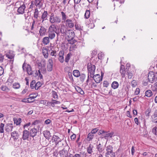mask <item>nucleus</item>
Wrapping results in <instances>:
<instances>
[{"label":"nucleus","instance_id":"obj_1","mask_svg":"<svg viewBox=\"0 0 157 157\" xmlns=\"http://www.w3.org/2000/svg\"><path fill=\"white\" fill-rule=\"evenodd\" d=\"M124 66L123 65L121 66L120 72L121 74L122 77V78H124L126 74L127 75L128 78L131 79L134 75V71L132 70H127V69H126V70H123V68L124 69Z\"/></svg>","mask_w":157,"mask_h":157},{"label":"nucleus","instance_id":"obj_2","mask_svg":"<svg viewBox=\"0 0 157 157\" xmlns=\"http://www.w3.org/2000/svg\"><path fill=\"white\" fill-rule=\"evenodd\" d=\"M56 27L54 25H51L49 27L48 32V37L51 40L53 39L56 36Z\"/></svg>","mask_w":157,"mask_h":157},{"label":"nucleus","instance_id":"obj_3","mask_svg":"<svg viewBox=\"0 0 157 157\" xmlns=\"http://www.w3.org/2000/svg\"><path fill=\"white\" fill-rule=\"evenodd\" d=\"M50 22L52 24L59 23L61 21V18L58 16L55 15L53 13L51 14L49 18Z\"/></svg>","mask_w":157,"mask_h":157},{"label":"nucleus","instance_id":"obj_4","mask_svg":"<svg viewBox=\"0 0 157 157\" xmlns=\"http://www.w3.org/2000/svg\"><path fill=\"white\" fill-rule=\"evenodd\" d=\"M22 68L24 71H26L28 74L32 75L33 74V71L32 70V68L30 65L25 63H24L22 65Z\"/></svg>","mask_w":157,"mask_h":157},{"label":"nucleus","instance_id":"obj_5","mask_svg":"<svg viewBox=\"0 0 157 157\" xmlns=\"http://www.w3.org/2000/svg\"><path fill=\"white\" fill-rule=\"evenodd\" d=\"M87 69L88 71V73L90 74L91 75L90 76V77H92L94 74L95 70V66L92 65L91 63H88L87 65Z\"/></svg>","mask_w":157,"mask_h":157},{"label":"nucleus","instance_id":"obj_6","mask_svg":"<svg viewBox=\"0 0 157 157\" xmlns=\"http://www.w3.org/2000/svg\"><path fill=\"white\" fill-rule=\"evenodd\" d=\"M148 80L150 82L153 83L155 82L156 78L155 75L153 72H150L148 74Z\"/></svg>","mask_w":157,"mask_h":157},{"label":"nucleus","instance_id":"obj_7","mask_svg":"<svg viewBox=\"0 0 157 157\" xmlns=\"http://www.w3.org/2000/svg\"><path fill=\"white\" fill-rule=\"evenodd\" d=\"M66 35L68 39H73L75 36V33L74 31L72 30H67Z\"/></svg>","mask_w":157,"mask_h":157},{"label":"nucleus","instance_id":"obj_8","mask_svg":"<svg viewBox=\"0 0 157 157\" xmlns=\"http://www.w3.org/2000/svg\"><path fill=\"white\" fill-rule=\"evenodd\" d=\"M30 136L29 132L27 130H25L23 132L22 136L21 138L24 140H28Z\"/></svg>","mask_w":157,"mask_h":157},{"label":"nucleus","instance_id":"obj_9","mask_svg":"<svg viewBox=\"0 0 157 157\" xmlns=\"http://www.w3.org/2000/svg\"><path fill=\"white\" fill-rule=\"evenodd\" d=\"M53 66V62L52 58L49 59L47 66V68L48 71H51L52 70Z\"/></svg>","mask_w":157,"mask_h":157},{"label":"nucleus","instance_id":"obj_10","mask_svg":"<svg viewBox=\"0 0 157 157\" xmlns=\"http://www.w3.org/2000/svg\"><path fill=\"white\" fill-rule=\"evenodd\" d=\"M93 76L92 78H94V80L97 83H99L102 80V78L101 77L99 74H97L95 75H94Z\"/></svg>","mask_w":157,"mask_h":157},{"label":"nucleus","instance_id":"obj_11","mask_svg":"<svg viewBox=\"0 0 157 157\" xmlns=\"http://www.w3.org/2000/svg\"><path fill=\"white\" fill-rule=\"evenodd\" d=\"M34 5L39 8H41L43 5V0H35L34 1Z\"/></svg>","mask_w":157,"mask_h":157},{"label":"nucleus","instance_id":"obj_12","mask_svg":"<svg viewBox=\"0 0 157 157\" xmlns=\"http://www.w3.org/2000/svg\"><path fill=\"white\" fill-rule=\"evenodd\" d=\"M47 29L43 26H40L39 31L40 36H44L47 32Z\"/></svg>","mask_w":157,"mask_h":157},{"label":"nucleus","instance_id":"obj_13","mask_svg":"<svg viewBox=\"0 0 157 157\" xmlns=\"http://www.w3.org/2000/svg\"><path fill=\"white\" fill-rule=\"evenodd\" d=\"M59 153L61 157H68V151L64 149L60 151Z\"/></svg>","mask_w":157,"mask_h":157},{"label":"nucleus","instance_id":"obj_14","mask_svg":"<svg viewBox=\"0 0 157 157\" xmlns=\"http://www.w3.org/2000/svg\"><path fill=\"white\" fill-rule=\"evenodd\" d=\"M65 25L66 26L71 28H73L74 26L72 20L71 19H67L66 21Z\"/></svg>","mask_w":157,"mask_h":157},{"label":"nucleus","instance_id":"obj_15","mask_svg":"<svg viewBox=\"0 0 157 157\" xmlns=\"http://www.w3.org/2000/svg\"><path fill=\"white\" fill-rule=\"evenodd\" d=\"M29 132L30 136L33 138L36 136L37 130L36 128H34L31 129Z\"/></svg>","mask_w":157,"mask_h":157},{"label":"nucleus","instance_id":"obj_16","mask_svg":"<svg viewBox=\"0 0 157 157\" xmlns=\"http://www.w3.org/2000/svg\"><path fill=\"white\" fill-rule=\"evenodd\" d=\"M25 8V5L23 3L18 8L17 10V12L20 14H23L24 13V10Z\"/></svg>","mask_w":157,"mask_h":157},{"label":"nucleus","instance_id":"obj_17","mask_svg":"<svg viewBox=\"0 0 157 157\" xmlns=\"http://www.w3.org/2000/svg\"><path fill=\"white\" fill-rule=\"evenodd\" d=\"M19 135L16 131H14L11 133V136L14 140L16 141L18 140L19 137Z\"/></svg>","mask_w":157,"mask_h":157},{"label":"nucleus","instance_id":"obj_18","mask_svg":"<svg viewBox=\"0 0 157 157\" xmlns=\"http://www.w3.org/2000/svg\"><path fill=\"white\" fill-rule=\"evenodd\" d=\"M13 124L8 123L6 125V131L7 132L11 131L13 128Z\"/></svg>","mask_w":157,"mask_h":157},{"label":"nucleus","instance_id":"obj_19","mask_svg":"<svg viewBox=\"0 0 157 157\" xmlns=\"http://www.w3.org/2000/svg\"><path fill=\"white\" fill-rule=\"evenodd\" d=\"M48 13L47 11H44V12L41 16L42 23L44 21L47 19V17L48 15Z\"/></svg>","mask_w":157,"mask_h":157},{"label":"nucleus","instance_id":"obj_20","mask_svg":"<svg viewBox=\"0 0 157 157\" xmlns=\"http://www.w3.org/2000/svg\"><path fill=\"white\" fill-rule=\"evenodd\" d=\"M43 134L45 138L48 139L51 136V134L48 131L46 130L43 132Z\"/></svg>","mask_w":157,"mask_h":157},{"label":"nucleus","instance_id":"obj_21","mask_svg":"<svg viewBox=\"0 0 157 157\" xmlns=\"http://www.w3.org/2000/svg\"><path fill=\"white\" fill-rule=\"evenodd\" d=\"M94 147L91 144H90L87 148V152L89 154H91L93 152V149Z\"/></svg>","mask_w":157,"mask_h":157},{"label":"nucleus","instance_id":"obj_22","mask_svg":"<svg viewBox=\"0 0 157 157\" xmlns=\"http://www.w3.org/2000/svg\"><path fill=\"white\" fill-rule=\"evenodd\" d=\"M96 148L100 153L104 150V148L103 147L102 145L100 143L97 145Z\"/></svg>","mask_w":157,"mask_h":157},{"label":"nucleus","instance_id":"obj_23","mask_svg":"<svg viewBox=\"0 0 157 157\" xmlns=\"http://www.w3.org/2000/svg\"><path fill=\"white\" fill-rule=\"evenodd\" d=\"M84 152H80L78 153L75 154L72 157H86V154H84Z\"/></svg>","mask_w":157,"mask_h":157},{"label":"nucleus","instance_id":"obj_24","mask_svg":"<svg viewBox=\"0 0 157 157\" xmlns=\"http://www.w3.org/2000/svg\"><path fill=\"white\" fill-rule=\"evenodd\" d=\"M50 38L48 36L44 37L42 40L43 43L45 45H47L50 42Z\"/></svg>","mask_w":157,"mask_h":157},{"label":"nucleus","instance_id":"obj_25","mask_svg":"<svg viewBox=\"0 0 157 157\" xmlns=\"http://www.w3.org/2000/svg\"><path fill=\"white\" fill-rule=\"evenodd\" d=\"M118 86L119 84L117 82L114 81L112 83L111 87L113 89H117Z\"/></svg>","mask_w":157,"mask_h":157},{"label":"nucleus","instance_id":"obj_26","mask_svg":"<svg viewBox=\"0 0 157 157\" xmlns=\"http://www.w3.org/2000/svg\"><path fill=\"white\" fill-rule=\"evenodd\" d=\"M105 157H115V153L113 152L109 153H106L105 154Z\"/></svg>","mask_w":157,"mask_h":157},{"label":"nucleus","instance_id":"obj_27","mask_svg":"<svg viewBox=\"0 0 157 157\" xmlns=\"http://www.w3.org/2000/svg\"><path fill=\"white\" fill-rule=\"evenodd\" d=\"M52 140L54 142L61 141L60 138L56 135H53L52 138Z\"/></svg>","mask_w":157,"mask_h":157},{"label":"nucleus","instance_id":"obj_28","mask_svg":"<svg viewBox=\"0 0 157 157\" xmlns=\"http://www.w3.org/2000/svg\"><path fill=\"white\" fill-rule=\"evenodd\" d=\"M153 95V93L150 90H147L145 92V95L147 97H150Z\"/></svg>","mask_w":157,"mask_h":157},{"label":"nucleus","instance_id":"obj_29","mask_svg":"<svg viewBox=\"0 0 157 157\" xmlns=\"http://www.w3.org/2000/svg\"><path fill=\"white\" fill-rule=\"evenodd\" d=\"M73 74L74 76L76 77H78L80 76V73L78 70H75L73 71Z\"/></svg>","mask_w":157,"mask_h":157},{"label":"nucleus","instance_id":"obj_30","mask_svg":"<svg viewBox=\"0 0 157 157\" xmlns=\"http://www.w3.org/2000/svg\"><path fill=\"white\" fill-rule=\"evenodd\" d=\"M113 147L110 145L106 147V153H109L110 152H113Z\"/></svg>","mask_w":157,"mask_h":157},{"label":"nucleus","instance_id":"obj_31","mask_svg":"<svg viewBox=\"0 0 157 157\" xmlns=\"http://www.w3.org/2000/svg\"><path fill=\"white\" fill-rule=\"evenodd\" d=\"M75 27L76 30L79 31H82L83 29V26H81L80 25L78 24H75Z\"/></svg>","mask_w":157,"mask_h":157},{"label":"nucleus","instance_id":"obj_32","mask_svg":"<svg viewBox=\"0 0 157 157\" xmlns=\"http://www.w3.org/2000/svg\"><path fill=\"white\" fill-rule=\"evenodd\" d=\"M114 132H111L109 133L106 134L104 136V138L105 139H108V138L109 137H112L114 134Z\"/></svg>","mask_w":157,"mask_h":157},{"label":"nucleus","instance_id":"obj_33","mask_svg":"<svg viewBox=\"0 0 157 157\" xmlns=\"http://www.w3.org/2000/svg\"><path fill=\"white\" fill-rule=\"evenodd\" d=\"M42 84L40 82H37L34 85L35 90H37L42 86Z\"/></svg>","mask_w":157,"mask_h":157},{"label":"nucleus","instance_id":"obj_34","mask_svg":"<svg viewBox=\"0 0 157 157\" xmlns=\"http://www.w3.org/2000/svg\"><path fill=\"white\" fill-rule=\"evenodd\" d=\"M94 135L91 132H90L88 135L87 138V140L88 141H90L93 138Z\"/></svg>","mask_w":157,"mask_h":157},{"label":"nucleus","instance_id":"obj_35","mask_svg":"<svg viewBox=\"0 0 157 157\" xmlns=\"http://www.w3.org/2000/svg\"><path fill=\"white\" fill-rule=\"evenodd\" d=\"M43 54L45 58H48V54L47 48H46L45 51L43 52Z\"/></svg>","mask_w":157,"mask_h":157},{"label":"nucleus","instance_id":"obj_36","mask_svg":"<svg viewBox=\"0 0 157 157\" xmlns=\"http://www.w3.org/2000/svg\"><path fill=\"white\" fill-rule=\"evenodd\" d=\"M78 93H79L81 95H83L84 94V91L79 87L77 86V88H76Z\"/></svg>","mask_w":157,"mask_h":157},{"label":"nucleus","instance_id":"obj_37","mask_svg":"<svg viewBox=\"0 0 157 157\" xmlns=\"http://www.w3.org/2000/svg\"><path fill=\"white\" fill-rule=\"evenodd\" d=\"M52 93L53 98L56 100L58 98V96L57 93L56 91L53 90L52 91Z\"/></svg>","mask_w":157,"mask_h":157},{"label":"nucleus","instance_id":"obj_38","mask_svg":"<svg viewBox=\"0 0 157 157\" xmlns=\"http://www.w3.org/2000/svg\"><path fill=\"white\" fill-rule=\"evenodd\" d=\"M39 11L37 8H36L35 9V12H34L33 17H34L37 19L38 17V15L39 14Z\"/></svg>","mask_w":157,"mask_h":157},{"label":"nucleus","instance_id":"obj_39","mask_svg":"<svg viewBox=\"0 0 157 157\" xmlns=\"http://www.w3.org/2000/svg\"><path fill=\"white\" fill-rule=\"evenodd\" d=\"M90 15V11L89 10H86V11L84 16L86 19L88 18Z\"/></svg>","mask_w":157,"mask_h":157},{"label":"nucleus","instance_id":"obj_40","mask_svg":"<svg viewBox=\"0 0 157 157\" xmlns=\"http://www.w3.org/2000/svg\"><path fill=\"white\" fill-rule=\"evenodd\" d=\"M13 86L14 89H18L20 88V85L19 83L15 82L13 84Z\"/></svg>","mask_w":157,"mask_h":157},{"label":"nucleus","instance_id":"obj_41","mask_svg":"<svg viewBox=\"0 0 157 157\" xmlns=\"http://www.w3.org/2000/svg\"><path fill=\"white\" fill-rule=\"evenodd\" d=\"M80 80L81 82H83L86 78V75L84 74H81L80 75Z\"/></svg>","mask_w":157,"mask_h":157},{"label":"nucleus","instance_id":"obj_42","mask_svg":"<svg viewBox=\"0 0 157 157\" xmlns=\"http://www.w3.org/2000/svg\"><path fill=\"white\" fill-rule=\"evenodd\" d=\"M14 123H16L17 125H19L21 122V119L19 118L18 119H14Z\"/></svg>","mask_w":157,"mask_h":157},{"label":"nucleus","instance_id":"obj_43","mask_svg":"<svg viewBox=\"0 0 157 157\" xmlns=\"http://www.w3.org/2000/svg\"><path fill=\"white\" fill-rule=\"evenodd\" d=\"M71 55V53L70 52L68 53L66 57H65V62L66 63H68L69 61V60L70 59V56Z\"/></svg>","mask_w":157,"mask_h":157},{"label":"nucleus","instance_id":"obj_44","mask_svg":"<svg viewBox=\"0 0 157 157\" xmlns=\"http://www.w3.org/2000/svg\"><path fill=\"white\" fill-rule=\"evenodd\" d=\"M1 89L2 90L7 92L8 91L10 90V89L7 87V86L5 85L2 86Z\"/></svg>","mask_w":157,"mask_h":157},{"label":"nucleus","instance_id":"obj_45","mask_svg":"<svg viewBox=\"0 0 157 157\" xmlns=\"http://www.w3.org/2000/svg\"><path fill=\"white\" fill-rule=\"evenodd\" d=\"M152 117V121L154 123H157V116L153 115L151 117Z\"/></svg>","mask_w":157,"mask_h":157},{"label":"nucleus","instance_id":"obj_46","mask_svg":"<svg viewBox=\"0 0 157 157\" xmlns=\"http://www.w3.org/2000/svg\"><path fill=\"white\" fill-rule=\"evenodd\" d=\"M61 14L62 16V20L65 21H66L67 16L65 13L63 11L61 12Z\"/></svg>","mask_w":157,"mask_h":157},{"label":"nucleus","instance_id":"obj_47","mask_svg":"<svg viewBox=\"0 0 157 157\" xmlns=\"http://www.w3.org/2000/svg\"><path fill=\"white\" fill-rule=\"evenodd\" d=\"M4 126V124L2 123L0 124V132L3 133L4 132L3 128Z\"/></svg>","mask_w":157,"mask_h":157},{"label":"nucleus","instance_id":"obj_48","mask_svg":"<svg viewBox=\"0 0 157 157\" xmlns=\"http://www.w3.org/2000/svg\"><path fill=\"white\" fill-rule=\"evenodd\" d=\"M67 32V30H66L65 29L63 28L62 27L60 29V32L61 33L66 34Z\"/></svg>","mask_w":157,"mask_h":157},{"label":"nucleus","instance_id":"obj_49","mask_svg":"<svg viewBox=\"0 0 157 157\" xmlns=\"http://www.w3.org/2000/svg\"><path fill=\"white\" fill-rule=\"evenodd\" d=\"M50 55L52 56H54L55 57H56L57 56L56 51L52 50L50 53Z\"/></svg>","mask_w":157,"mask_h":157},{"label":"nucleus","instance_id":"obj_50","mask_svg":"<svg viewBox=\"0 0 157 157\" xmlns=\"http://www.w3.org/2000/svg\"><path fill=\"white\" fill-rule=\"evenodd\" d=\"M67 41L69 44H74L76 42L75 40H74L73 39L71 40L68 39Z\"/></svg>","mask_w":157,"mask_h":157},{"label":"nucleus","instance_id":"obj_51","mask_svg":"<svg viewBox=\"0 0 157 157\" xmlns=\"http://www.w3.org/2000/svg\"><path fill=\"white\" fill-rule=\"evenodd\" d=\"M35 83L36 81L35 80H33L31 82L30 86L31 89H33L35 88L34 86V85L35 84Z\"/></svg>","mask_w":157,"mask_h":157},{"label":"nucleus","instance_id":"obj_52","mask_svg":"<svg viewBox=\"0 0 157 157\" xmlns=\"http://www.w3.org/2000/svg\"><path fill=\"white\" fill-rule=\"evenodd\" d=\"M6 56L9 59H13L14 57V56L13 55L10 54V53L7 54Z\"/></svg>","mask_w":157,"mask_h":157},{"label":"nucleus","instance_id":"obj_53","mask_svg":"<svg viewBox=\"0 0 157 157\" xmlns=\"http://www.w3.org/2000/svg\"><path fill=\"white\" fill-rule=\"evenodd\" d=\"M109 85V83L107 81H104L103 82V86L104 87H107Z\"/></svg>","mask_w":157,"mask_h":157},{"label":"nucleus","instance_id":"obj_54","mask_svg":"<svg viewBox=\"0 0 157 157\" xmlns=\"http://www.w3.org/2000/svg\"><path fill=\"white\" fill-rule=\"evenodd\" d=\"M152 132L155 133V135H157V127L156 126H155L153 128Z\"/></svg>","mask_w":157,"mask_h":157},{"label":"nucleus","instance_id":"obj_55","mask_svg":"<svg viewBox=\"0 0 157 157\" xmlns=\"http://www.w3.org/2000/svg\"><path fill=\"white\" fill-rule=\"evenodd\" d=\"M126 69H127V70H131L130 67V65L129 63H127L126 65V68L125 69L123 68V70H126Z\"/></svg>","mask_w":157,"mask_h":157},{"label":"nucleus","instance_id":"obj_56","mask_svg":"<svg viewBox=\"0 0 157 157\" xmlns=\"http://www.w3.org/2000/svg\"><path fill=\"white\" fill-rule=\"evenodd\" d=\"M58 59L60 62L61 63H63L64 61V58L63 56H59Z\"/></svg>","mask_w":157,"mask_h":157},{"label":"nucleus","instance_id":"obj_57","mask_svg":"<svg viewBox=\"0 0 157 157\" xmlns=\"http://www.w3.org/2000/svg\"><path fill=\"white\" fill-rule=\"evenodd\" d=\"M47 102L48 101L46 100H41L40 101V103L46 106Z\"/></svg>","mask_w":157,"mask_h":157},{"label":"nucleus","instance_id":"obj_58","mask_svg":"<svg viewBox=\"0 0 157 157\" xmlns=\"http://www.w3.org/2000/svg\"><path fill=\"white\" fill-rule=\"evenodd\" d=\"M68 76L69 78L71 80H73V76L72 75V73L71 72H68Z\"/></svg>","mask_w":157,"mask_h":157},{"label":"nucleus","instance_id":"obj_59","mask_svg":"<svg viewBox=\"0 0 157 157\" xmlns=\"http://www.w3.org/2000/svg\"><path fill=\"white\" fill-rule=\"evenodd\" d=\"M104 56V54L102 53H99L98 54V58L99 59H102L103 56Z\"/></svg>","mask_w":157,"mask_h":157},{"label":"nucleus","instance_id":"obj_60","mask_svg":"<svg viewBox=\"0 0 157 157\" xmlns=\"http://www.w3.org/2000/svg\"><path fill=\"white\" fill-rule=\"evenodd\" d=\"M52 101L53 103L55 104H59L60 102L59 101H56L55 100H52Z\"/></svg>","mask_w":157,"mask_h":157},{"label":"nucleus","instance_id":"obj_61","mask_svg":"<svg viewBox=\"0 0 157 157\" xmlns=\"http://www.w3.org/2000/svg\"><path fill=\"white\" fill-rule=\"evenodd\" d=\"M98 129L97 128H94L91 131V132L93 134H95L97 132V131H98Z\"/></svg>","mask_w":157,"mask_h":157},{"label":"nucleus","instance_id":"obj_62","mask_svg":"<svg viewBox=\"0 0 157 157\" xmlns=\"http://www.w3.org/2000/svg\"><path fill=\"white\" fill-rule=\"evenodd\" d=\"M64 55V52L63 51H59L58 56H63Z\"/></svg>","mask_w":157,"mask_h":157},{"label":"nucleus","instance_id":"obj_63","mask_svg":"<svg viewBox=\"0 0 157 157\" xmlns=\"http://www.w3.org/2000/svg\"><path fill=\"white\" fill-rule=\"evenodd\" d=\"M4 73V69L2 67L0 66V76L2 75Z\"/></svg>","mask_w":157,"mask_h":157},{"label":"nucleus","instance_id":"obj_64","mask_svg":"<svg viewBox=\"0 0 157 157\" xmlns=\"http://www.w3.org/2000/svg\"><path fill=\"white\" fill-rule=\"evenodd\" d=\"M40 69L41 70V73L43 74H44L46 71L45 68H41Z\"/></svg>","mask_w":157,"mask_h":157}]
</instances>
